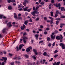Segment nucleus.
<instances>
[{"instance_id":"16","label":"nucleus","mask_w":65,"mask_h":65,"mask_svg":"<svg viewBox=\"0 0 65 65\" xmlns=\"http://www.w3.org/2000/svg\"><path fill=\"white\" fill-rule=\"evenodd\" d=\"M61 10L62 11H64V10H65V8H64V7H61Z\"/></svg>"},{"instance_id":"40","label":"nucleus","mask_w":65,"mask_h":65,"mask_svg":"<svg viewBox=\"0 0 65 65\" xmlns=\"http://www.w3.org/2000/svg\"><path fill=\"white\" fill-rule=\"evenodd\" d=\"M21 29L22 30H23L24 29V28L23 26H21Z\"/></svg>"},{"instance_id":"60","label":"nucleus","mask_w":65,"mask_h":65,"mask_svg":"<svg viewBox=\"0 0 65 65\" xmlns=\"http://www.w3.org/2000/svg\"><path fill=\"white\" fill-rule=\"evenodd\" d=\"M30 11L31 9H29L27 10V11H28V12H30Z\"/></svg>"},{"instance_id":"1","label":"nucleus","mask_w":65,"mask_h":65,"mask_svg":"<svg viewBox=\"0 0 65 65\" xmlns=\"http://www.w3.org/2000/svg\"><path fill=\"white\" fill-rule=\"evenodd\" d=\"M2 59H1V61H4V62L5 63L6 61L7 60V58L3 57L2 58Z\"/></svg>"},{"instance_id":"53","label":"nucleus","mask_w":65,"mask_h":65,"mask_svg":"<svg viewBox=\"0 0 65 65\" xmlns=\"http://www.w3.org/2000/svg\"><path fill=\"white\" fill-rule=\"evenodd\" d=\"M32 57L34 59H36V57L35 56H33Z\"/></svg>"},{"instance_id":"2","label":"nucleus","mask_w":65,"mask_h":65,"mask_svg":"<svg viewBox=\"0 0 65 65\" xmlns=\"http://www.w3.org/2000/svg\"><path fill=\"white\" fill-rule=\"evenodd\" d=\"M60 46H62V49H65V45L63 43H60L59 44Z\"/></svg>"},{"instance_id":"54","label":"nucleus","mask_w":65,"mask_h":65,"mask_svg":"<svg viewBox=\"0 0 65 65\" xmlns=\"http://www.w3.org/2000/svg\"><path fill=\"white\" fill-rule=\"evenodd\" d=\"M54 32H55V34L57 33L58 32V31L57 30H55Z\"/></svg>"},{"instance_id":"29","label":"nucleus","mask_w":65,"mask_h":65,"mask_svg":"<svg viewBox=\"0 0 65 65\" xmlns=\"http://www.w3.org/2000/svg\"><path fill=\"white\" fill-rule=\"evenodd\" d=\"M51 2L52 3H55V1H54V0H52L51 1Z\"/></svg>"},{"instance_id":"39","label":"nucleus","mask_w":65,"mask_h":65,"mask_svg":"<svg viewBox=\"0 0 65 65\" xmlns=\"http://www.w3.org/2000/svg\"><path fill=\"white\" fill-rule=\"evenodd\" d=\"M18 19H19V20H22V18L20 17H19L18 18Z\"/></svg>"},{"instance_id":"59","label":"nucleus","mask_w":65,"mask_h":65,"mask_svg":"<svg viewBox=\"0 0 65 65\" xmlns=\"http://www.w3.org/2000/svg\"><path fill=\"white\" fill-rule=\"evenodd\" d=\"M22 52H24L25 51V49L24 48H23L22 49Z\"/></svg>"},{"instance_id":"32","label":"nucleus","mask_w":65,"mask_h":65,"mask_svg":"<svg viewBox=\"0 0 65 65\" xmlns=\"http://www.w3.org/2000/svg\"><path fill=\"white\" fill-rule=\"evenodd\" d=\"M27 35V33L26 32H24L23 34V36H25V35Z\"/></svg>"},{"instance_id":"15","label":"nucleus","mask_w":65,"mask_h":65,"mask_svg":"<svg viewBox=\"0 0 65 65\" xmlns=\"http://www.w3.org/2000/svg\"><path fill=\"white\" fill-rule=\"evenodd\" d=\"M35 36L36 38V39L37 40H38V36H39L38 35H35Z\"/></svg>"},{"instance_id":"34","label":"nucleus","mask_w":65,"mask_h":65,"mask_svg":"<svg viewBox=\"0 0 65 65\" xmlns=\"http://www.w3.org/2000/svg\"><path fill=\"white\" fill-rule=\"evenodd\" d=\"M13 6H15L16 4L15 3H13L12 4Z\"/></svg>"},{"instance_id":"49","label":"nucleus","mask_w":65,"mask_h":65,"mask_svg":"<svg viewBox=\"0 0 65 65\" xmlns=\"http://www.w3.org/2000/svg\"><path fill=\"white\" fill-rule=\"evenodd\" d=\"M2 17H3V15H0V19H2Z\"/></svg>"},{"instance_id":"44","label":"nucleus","mask_w":65,"mask_h":65,"mask_svg":"<svg viewBox=\"0 0 65 65\" xmlns=\"http://www.w3.org/2000/svg\"><path fill=\"white\" fill-rule=\"evenodd\" d=\"M43 42V41H40V42H39V43H42Z\"/></svg>"},{"instance_id":"19","label":"nucleus","mask_w":65,"mask_h":65,"mask_svg":"<svg viewBox=\"0 0 65 65\" xmlns=\"http://www.w3.org/2000/svg\"><path fill=\"white\" fill-rule=\"evenodd\" d=\"M43 55L44 56H47V53L46 52H44L43 54Z\"/></svg>"},{"instance_id":"64","label":"nucleus","mask_w":65,"mask_h":65,"mask_svg":"<svg viewBox=\"0 0 65 65\" xmlns=\"http://www.w3.org/2000/svg\"><path fill=\"white\" fill-rule=\"evenodd\" d=\"M32 63H28V64H30V65H32Z\"/></svg>"},{"instance_id":"8","label":"nucleus","mask_w":65,"mask_h":65,"mask_svg":"<svg viewBox=\"0 0 65 65\" xmlns=\"http://www.w3.org/2000/svg\"><path fill=\"white\" fill-rule=\"evenodd\" d=\"M7 24L8 26H9V27H11L12 26L11 23L10 22L7 23Z\"/></svg>"},{"instance_id":"9","label":"nucleus","mask_w":65,"mask_h":65,"mask_svg":"<svg viewBox=\"0 0 65 65\" xmlns=\"http://www.w3.org/2000/svg\"><path fill=\"white\" fill-rule=\"evenodd\" d=\"M31 14L33 15L34 17H36V15H35V11H33L31 12Z\"/></svg>"},{"instance_id":"43","label":"nucleus","mask_w":65,"mask_h":65,"mask_svg":"<svg viewBox=\"0 0 65 65\" xmlns=\"http://www.w3.org/2000/svg\"><path fill=\"white\" fill-rule=\"evenodd\" d=\"M44 20H45V21H47V18L46 17H45L44 18Z\"/></svg>"},{"instance_id":"13","label":"nucleus","mask_w":65,"mask_h":65,"mask_svg":"<svg viewBox=\"0 0 65 65\" xmlns=\"http://www.w3.org/2000/svg\"><path fill=\"white\" fill-rule=\"evenodd\" d=\"M14 18L16 19H17V14L16 13H14Z\"/></svg>"},{"instance_id":"52","label":"nucleus","mask_w":65,"mask_h":65,"mask_svg":"<svg viewBox=\"0 0 65 65\" xmlns=\"http://www.w3.org/2000/svg\"><path fill=\"white\" fill-rule=\"evenodd\" d=\"M20 43H22V39H21L20 41Z\"/></svg>"},{"instance_id":"24","label":"nucleus","mask_w":65,"mask_h":65,"mask_svg":"<svg viewBox=\"0 0 65 65\" xmlns=\"http://www.w3.org/2000/svg\"><path fill=\"white\" fill-rule=\"evenodd\" d=\"M35 11V13H36L37 14H39V12L37 11Z\"/></svg>"},{"instance_id":"36","label":"nucleus","mask_w":65,"mask_h":65,"mask_svg":"<svg viewBox=\"0 0 65 65\" xmlns=\"http://www.w3.org/2000/svg\"><path fill=\"white\" fill-rule=\"evenodd\" d=\"M35 55H37L38 54V52H37L36 51V52H35Z\"/></svg>"},{"instance_id":"26","label":"nucleus","mask_w":65,"mask_h":65,"mask_svg":"<svg viewBox=\"0 0 65 65\" xmlns=\"http://www.w3.org/2000/svg\"><path fill=\"white\" fill-rule=\"evenodd\" d=\"M60 61H59L57 63H56V65H59V64H60Z\"/></svg>"},{"instance_id":"57","label":"nucleus","mask_w":65,"mask_h":65,"mask_svg":"<svg viewBox=\"0 0 65 65\" xmlns=\"http://www.w3.org/2000/svg\"><path fill=\"white\" fill-rule=\"evenodd\" d=\"M33 52H34L35 53V52H36V50L34 49H33Z\"/></svg>"},{"instance_id":"30","label":"nucleus","mask_w":65,"mask_h":65,"mask_svg":"<svg viewBox=\"0 0 65 65\" xmlns=\"http://www.w3.org/2000/svg\"><path fill=\"white\" fill-rule=\"evenodd\" d=\"M59 21H57L56 22V25H58V24H59Z\"/></svg>"},{"instance_id":"10","label":"nucleus","mask_w":65,"mask_h":65,"mask_svg":"<svg viewBox=\"0 0 65 65\" xmlns=\"http://www.w3.org/2000/svg\"><path fill=\"white\" fill-rule=\"evenodd\" d=\"M28 22L29 21H28V20H26L24 22V24L25 25H27Z\"/></svg>"},{"instance_id":"28","label":"nucleus","mask_w":65,"mask_h":65,"mask_svg":"<svg viewBox=\"0 0 65 65\" xmlns=\"http://www.w3.org/2000/svg\"><path fill=\"white\" fill-rule=\"evenodd\" d=\"M60 27L61 28H62V27H63V25H62V23H61L60 24Z\"/></svg>"},{"instance_id":"55","label":"nucleus","mask_w":65,"mask_h":65,"mask_svg":"<svg viewBox=\"0 0 65 65\" xmlns=\"http://www.w3.org/2000/svg\"><path fill=\"white\" fill-rule=\"evenodd\" d=\"M24 28H26V26L25 24H23V26H22Z\"/></svg>"},{"instance_id":"50","label":"nucleus","mask_w":65,"mask_h":65,"mask_svg":"<svg viewBox=\"0 0 65 65\" xmlns=\"http://www.w3.org/2000/svg\"><path fill=\"white\" fill-rule=\"evenodd\" d=\"M58 7H60V6H61V4H60V3H59L58 5Z\"/></svg>"},{"instance_id":"27","label":"nucleus","mask_w":65,"mask_h":65,"mask_svg":"<svg viewBox=\"0 0 65 65\" xmlns=\"http://www.w3.org/2000/svg\"><path fill=\"white\" fill-rule=\"evenodd\" d=\"M60 18L62 19H63V18H65V15L62 16L60 17Z\"/></svg>"},{"instance_id":"3","label":"nucleus","mask_w":65,"mask_h":65,"mask_svg":"<svg viewBox=\"0 0 65 65\" xmlns=\"http://www.w3.org/2000/svg\"><path fill=\"white\" fill-rule=\"evenodd\" d=\"M26 3H29V1L28 0H24V2H23V4L24 6L26 5Z\"/></svg>"},{"instance_id":"7","label":"nucleus","mask_w":65,"mask_h":65,"mask_svg":"<svg viewBox=\"0 0 65 65\" xmlns=\"http://www.w3.org/2000/svg\"><path fill=\"white\" fill-rule=\"evenodd\" d=\"M56 39L57 40H61V37L60 36H58L56 37Z\"/></svg>"},{"instance_id":"38","label":"nucleus","mask_w":65,"mask_h":65,"mask_svg":"<svg viewBox=\"0 0 65 65\" xmlns=\"http://www.w3.org/2000/svg\"><path fill=\"white\" fill-rule=\"evenodd\" d=\"M56 12L57 14H58L59 13V11L58 10H57L56 11Z\"/></svg>"},{"instance_id":"37","label":"nucleus","mask_w":65,"mask_h":65,"mask_svg":"<svg viewBox=\"0 0 65 65\" xmlns=\"http://www.w3.org/2000/svg\"><path fill=\"white\" fill-rule=\"evenodd\" d=\"M58 55H54V58H56L57 57H58Z\"/></svg>"},{"instance_id":"56","label":"nucleus","mask_w":65,"mask_h":65,"mask_svg":"<svg viewBox=\"0 0 65 65\" xmlns=\"http://www.w3.org/2000/svg\"><path fill=\"white\" fill-rule=\"evenodd\" d=\"M60 38L61 39H63V37H62V35H60Z\"/></svg>"},{"instance_id":"42","label":"nucleus","mask_w":65,"mask_h":65,"mask_svg":"<svg viewBox=\"0 0 65 65\" xmlns=\"http://www.w3.org/2000/svg\"><path fill=\"white\" fill-rule=\"evenodd\" d=\"M51 45H52V44H51V43H49L48 44V46H51Z\"/></svg>"},{"instance_id":"21","label":"nucleus","mask_w":65,"mask_h":65,"mask_svg":"<svg viewBox=\"0 0 65 65\" xmlns=\"http://www.w3.org/2000/svg\"><path fill=\"white\" fill-rule=\"evenodd\" d=\"M54 5V6H56V7H58V4H53Z\"/></svg>"},{"instance_id":"18","label":"nucleus","mask_w":65,"mask_h":65,"mask_svg":"<svg viewBox=\"0 0 65 65\" xmlns=\"http://www.w3.org/2000/svg\"><path fill=\"white\" fill-rule=\"evenodd\" d=\"M26 51L27 52H29L30 51V50L29 48H27L26 49Z\"/></svg>"},{"instance_id":"58","label":"nucleus","mask_w":65,"mask_h":65,"mask_svg":"<svg viewBox=\"0 0 65 65\" xmlns=\"http://www.w3.org/2000/svg\"><path fill=\"white\" fill-rule=\"evenodd\" d=\"M58 51L57 50H55L54 52V53H57V52H58Z\"/></svg>"},{"instance_id":"6","label":"nucleus","mask_w":65,"mask_h":65,"mask_svg":"<svg viewBox=\"0 0 65 65\" xmlns=\"http://www.w3.org/2000/svg\"><path fill=\"white\" fill-rule=\"evenodd\" d=\"M24 45L23 44H22L19 45V50H21V49H22V47L24 46Z\"/></svg>"},{"instance_id":"12","label":"nucleus","mask_w":65,"mask_h":65,"mask_svg":"<svg viewBox=\"0 0 65 65\" xmlns=\"http://www.w3.org/2000/svg\"><path fill=\"white\" fill-rule=\"evenodd\" d=\"M28 7H26L25 8H23V10L24 11H27L28 10Z\"/></svg>"},{"instance_id":"23","label":"nucleus","mask_w":65,"mask_h":65,"mask_svg":"<svg viewBox=\"0 0 65 65\" xmlns=\"http://www.w3.org/2000/svg\"><path fill=\"white\" fill-rule=\"evenodd\" d=\"M47 40L48 41H50V38L49 37H48L47 38Z\"/></svg>"},{"instance_id":"35","label":"nucleus","mask_w":65,"mask_h":65,"mask_svg":"<svg viewBox=\"0 0 65 65\" xmlns=\"http://www.w3.org/2000/svg\"><path fill=\"white\" fill-rule=\"evenodd\" d=\"M39 20V18H37L36 19V21H38Z\"/></svg>"},{"instance_id":"45","label":"nucleus","mask_w":65,"mask_h":65,"mask_svg":"<svg viewBox=\"0 0 65 65\" xmlns=\"http://www.w3.org/2000/svg\"><path fill=\"white\" fill-rule=\"evenodd\" d=\"M40 4H42V5H43L44 4V2H43L41 3Z\"/></svg>"},{"instance_id":"20","label":"nucleus","mask_w":65,"mask_h":65,"mask_svg":"<svg viewBox=\"0 0 65 65\" xmlns=\"http://www.w3.org/2000/svg\"><path fill=\"white\" fill-rule=\"evenodd\" d=\"M51 13V15L52 16V17H53L54 16V14H53V11H51L50 12Z\"/></svg>"},{"instance_id":"61","label":"nucleus","mask_w":65,"mask_h":65,"mask_svg":"<svg viewBox=\"0 0 65 65\" xmlns=\"http://www.w3.org/2000/svg\"><path fill=\"white\" fill-rule=\"evenodd\" d=\"M56 62H54V63H53V65H56Z\"/></svg>"},{"instance_id":"11","label":"nucleus","mask_w":65,"mask_h":65,"mask_svg":"<svg viewBox=\"0 0 65 65\" xmlns=\"http://www.w3.org/2000/svg\"><path fill=\"white\" fill-rule=\"evenodd\" d=\"M55 35H54V36H53V35H51V37L52 39H54L55 38Z\"/></svg>"},{"instance_id":"41","label":"nucleus","mask_w":65,"mask_h":65,"mask_svg":"<svg viewBox=\"0 0 65 65\" xmlns=\"http://www.w3.org/2000/svg\"><path fill=\"white\" fill-rule=\"evenodd\" d=\"M52 5V4H51L49 5V9H51V6Z\"/></svg>"},{"instance_id":"62","label":"nucleus","mask_w":65,"mask_h":65,"mask_svg":"<svg viewBox=\"0 0 65 65\" xmlns=\"http://www.w3.org/2000/svg\"><path fill=\"white\" fill-rule=\"evenodd\" d=\"M32 65H36V64L35 63V62H34L33 64H32Z\"/></svg>"},{"instance_id":"5","label":"nucleus","mask_w":65,"mask_h":65,"mask_svg":"<svg viewBox=\"0 0 65 65\" xmlns=\"http://www.w3.org/2000/svg\"><path fill=\"white\" fill-rule=\"evenodd\" d=\"M27 39V37H24L23 38L22 40L23 41V42L24 43H25L26 42V39Z\"/></svg>"},{"instance_id":"25","label":"nucleus","mask_w":65,"mask_h":65,"mask_svg":"<svg viewBox=\"0 0 65 65\" xmlns=\"http://www.w3.org/2000/svg\"><path fill=\"white\" fill-rule=\"evenodd\" d=\"M25 57L26 58H29V56L27 55H25Z\"/></svg>"},{"instance_id":"46","label":"nucleus","mask_w":65,"mask_h":65,"mask_svg":"<svg viewBox=\"0 0 65 65\" xmlns=\"http://www.w3.org/2000/svg\"><path fill=\"white\" fill-rule=\"evenodd\" d=\"M39 6H37L36 8V9H35L36 10H37V9H38V8H39Z\"/></svg>"},{"instance_id":"17","label":"nucleus","mask_w":65,"mask_h":65,"mask_svg":"<svg viewBox=\"0 0 65 65\" xmlns=\"http://www.w3.org/2000/svg\"><path fill=\"white\" fill-rule=\"evenodd\" d=\"M5 31H6V28H4L2 30V33H4L5 32Z\"/></svg>"},{"instance_id":"63","label":"nucleus","mask_w":65,"mask_h":65,"mask_svg":"<svg viewBox=\"0 0 65 65\" xmlns=\"http://www.w3.org/2000/svg\"><path fill=\"white\" fill-rule=\"evenodd\" d=\"M4 64H5V63H4V62H3L2 63L1 65H4Z\"/></svg>"},{"instance_id":"33","label":"nucleus","mask_w":65,"mask_h":65,"mask_svg":"<svg viewBox=\"0 0 65 65\" xmlns=\"http://www.w3.org/2000/svg\"><path fill=\"white\" fill-rule=\"evenodd\" d=\"M46 30L47 31H48V30H50V28L48 27L46 28Z\"/></svg>"},{"instance_id":"22","label":"nucleus","mask_w":65,"mask_h":65,"mask_svg":"<svg viewBox=\"0 0 65 65\" xmlns=\"http://www.w3.org/2000/svg\"><path fill=\"white\" fill-rule=\"evenodd\" d=\"M7 1L9 3H10V2H12V0H7Z\"/></svg>"},{"instance_id":"47","label":"nucleus","mask_w":65,"mask_h":65,"mask_svg":"<svg viewBox=\"0 0 65 65\" xmlns=\"http://www.w3.org/2000/svg\"><path fill=\"white\" fill-rule=\"evenodd\" d=\"M56 44V42H54L52 44L53 46H55V45Z\"/></svg>"},{"instance_id":"51","label":"nucleus","mask_w":65,"mask_h":65,"mask_svg":"<svg viewBox=\"0 0 65 65\" xmlns=\"http://www.w3.org/2000/svg\"><path fill=\"white\" fill-rule=\"evenodd\" d=\"M58 16V14H55V15L54 16L55 18H56Z\"/></svg>"},{"instance_id":"31","label":"nucleus","mask_w":65,"mask_h":65,"mask_svg":"<svg viewBox=\"0 0 65 65\" xmlns=\"http://www.w3.org/2000/svg\"><path fill=\"white\" fill-rule=\"evenodd\" d=\"M29 21L30 22V23H31L32 22V20L31 19H30L29 20Z\"/></svg>"},{"instance_id":"4","label":"nucleus","mask_w":65,"mask_h":65,"mask_svg":"<svg viewBox=\"0 0 65 65\" xmlns=\"http://www.w3.org/2000/svg\"><path fill=\"white\" fill-rule=\"evenodd\" d=\"M48 18L49 19H51V24H52L53 23V22L54 21V18H52L50 17H48Z\"/></svg>"},{"instance_id":"14","label":"nucleus","mask_w":65,"mask_h":65,"mask_svg":"<svg viewBox=\"0 0 65 65\" xmlns=\"http://www.w3.org/2000/svg\"><path fill=\"white\" fill-rule=\"evenodd\" d=\"M8 8L9 10H11L12 8V6H9L8 7Z\"/></svg>"},{"instance_id":"48","label":"nucleus","mask_w":65,"mask_h":65,"mask_svg":"<svg viewBox=\"0 0 65 65\" xmlns=\"http://www.w3.org/2000/svg\"><path fill=\"white\" fill-rule=\"evenodd\" d=\"M16 48H17V51H18L19 50V48H18V46L16 47Z\"/></svg>"}]
</instances>
